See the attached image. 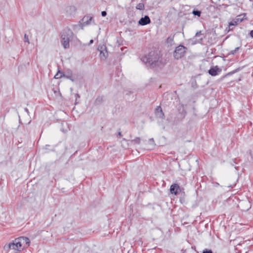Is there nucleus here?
Instances as JSON below:
<instances>
[{
  "mask_svg": "<svg viewBox=\"0 0 253 253\" xmlns=\"http://www.w3.org/2000/svg\"><path fill=\"white\" fill-rule=\"evenodd\" d=\"M141 60L148 67L151 68L156 67L162 68L165 63L162 61V57L157 51H151L148 55H146L141 58Z\"/></svg>",
  "mask_w": 253,
  "mask_h": 253,
  "instance_id": "f257e3e1",
  "label": "nucleus"
},
{
  "mask_svg": "<svg viewBox=\"0 0 253 253\" xmlns=\"http://www.w3.org/2000/svg\"><path fill=\"white\" fill-rule=\"evenodd\" d=\"M25 243L28 246L30 245V241L28 238L20 237L13 240L12 242L5 244L3 250L6 253L12 251V253H19L22 250V245Z\"/></svg>",
  "mask_w": 253,
  "mask_h": 253,
  "instance_id": "f03ea898",
  "label": "nucleus"
},
{
  "mask_svg": "<svg viewBox=\"0 0 253 253\" xmlns=\"http://www.w3.org/2000/svg\"><path fill=\"white\" fill-rule=\"evenodd\" d=\"M74 36V33L72 31L69 29H64L61 33V42L65 49L69 47V42L72 40Z\"/></svg>",
  "mask_w": 253,
  "mask_h": 253,
  "instance_id": "7ed1b4c3",
  "label": "nucleus"
},
{
  "mask_svg": "<svg viewBox=\"0 0 253 253\" xmlns=\"http://www.w3.org/2000/svg\"><path fill=\"white\" fill-rule=\"evenodd\" d=\"M186 47L183 45H179L177 46L173 52L174 59L178 60L183 57L186 52Z\"/></svg>",
  "mask_w": 253,
  "mask_h": 253,
  "instance_id": "20e7f679",
  "label": "nucleus"
},
{
  "mask_svg": "<svg viewBox=\"0 0 253 253\" xmlns=\"http://www.w3.org/2000/svg\"><path fill=\"white\" fill-rule=\"evenodd\" d=\"M245 16V14H244L243 16L242 15H238L235 19H233L231 22H229V24H228L229 30H228V31H230V30L233 29V28H231V27L237 25L239 24H240L241 22H242L244 20Z\"/></svg>",
  "mask_w": 253,
  "mask_h": 253,
  "instance_id": "39448f33",
  "label": "nucleus"
},
{
  "mask_svg": "<svg viewBox=\"0 0 253 253\" xmlns=\"http://www.w3.org/2000/svg\"><path fill=\"white\" fill-rule=\"evenodd\" d=\"M222 71L221 68L218 66H212L208 71V73L211 76H215Z\"/></svg>",
  "mask_w": 253,
  "mask_h": 253,
  "instance_id": "423d86ee",
  "label": "nucleus"
},
{
  "mask_svg": "<svg viewBox=\"0 0 253 253\" xmlns=\"http://www.w3.org/2000/svg\"><path fill=\"white\" fill-rule=\"evenodd\" d=\"M151 23V20L149 17L147 15H145L144 17H142L138 21V24L141 26H144L150 24Z\"/></svg>",
  "mask_w": 253,
  "mask_h": 253,
  "instance_id": "0eeeda50",
  "label": "nucleus"
},
{
  "mask_svg": "<svg viewBox=\"0 0 253 253\" xmlns=\"http://www.w3.org/2000/svg\"><path fill=\"white\" fill-rule=\"evenodd\" d=\"M180 191V187L177 184H173L170 186V191L171 194L177 195Z\"/></svg>",
  "mask_w": 253,
  "mask_h": 253,
  "instance_id": "6e6552de",
  "label": "nucleus"
},
{
  "mask_svg": "<svg viewBox=\"0 0 253 253\" xmlns=\"http://www.w3.org/2000/svg\"><path fill=\"white\" fill-rule=\"evenodd\" d=\"M156 116L159 118H164L165 117L164 113L161 106H158L155 109Z\"/></svg>",
  "mask_w": 253,
  "mask_h": 253,
  "instance_id": "1a4fd4ad",
  "label": "nucleus"
},
{
  "mask_svg": "<svg viewBox=\"0 0 253 253\" xmlns=\"http://www.w3.org/2000/svg\"><path fill=\"white\" fill-rule=\"evenodd\" d=\"M92 17L89 16H85L82 19L83 26H86L90 24L92 19Z\"/></svg>",
  "mask_w": 253,
  "mask_h": 253,
  "instance_id": "9d476101",
  "label": "nucleus"
},
{
  "mask_svg": "<svg viewBox=\"0 0 253 253\" xmlns=\"http://www.w3.org/2000/svg\"><path fill=\"white\" fill-rule=\"evenodd\" d=\"M100 48V49H99V47H98V49L100 50V58L102 59L105 60V59H106V58L107 57L108 53H107V51L106 52H104L103 51V48L106 49V46H101Z\"/></svg>",
  "mask_w": 253,
  "mask_h": 253,
  "instance_id": "9b49d317",
  "label": "nucleus"
},
{
  "mask_svg": "<svg viewBox=\"0 0 253 253\" xmlns=\"http://www.w3.org/2000/svg\"><path fill=\"white\" fill-rule=\"evenodd\" d=\"M201 32H198L196 33L194 39H195V41L197 42H200L203 40V37L202 36Z\"/></svg>",
  "mask_w": 253,
  "mask_h": 253,
  "instance_id": "f8f14e48",
  "label": "nucleus"
},
{
  "mask_svg": "<svg viewBox=\"0 0 253 253\" xmlns=\"http://www.w3.org/2000/svg\"><path fill=\"white\" fill-rule=\"evenodd\" d=\"M144 4L142 3H139L137 4L136 8L138 10H142L144 9Z\"/></svg>",
  "mask_w": 253,
  "mask_h": 253,
  "instance_id": "ddd939ff",
  "label": "nucleus"
},
{
  "mask_svg": "<svg viewBox=\"0 0 253 253\" xmlns=\"http://www.w3.org/2000/svg\"><path fill=\"white\" fill-rule=\"evenodd\" d=\"M63 76H65V74L63 72L58 71V72L54 76V78L59 79L63 77Z\"/></svg>",
  "mask_w": 253,
  "mask_h": 253,
  "instance_id": "4468645a",
  "label": "nucleus"
},
{
  "mask_svg": "<svg viewBox=\"0 0 253 253\" xmlns=\"http://www.w3.org/2000/svg\"><path fill=\"white\" fill-rule=\"evenodd\" d=\"M192 13L195 16L200 17L201 14V12L198 10H194L192 12Z\"/></svg>",
  "mask_w": 253,
  "mask_h": 253,
  "instance_id": "2eb2a0df",
  "label": "nucleus"
},
{
  "mask_svg": "<svg viewBox=\"0 0 253 253\" xmlns=\"http://www.w3.org/2000/svg\"><path fill=\"white\" fill-rule=\"evenodd\" d=\"M134 144H139L140 143V138L136 137L135 139L131 140Z\"/></svg>",
  "mask_w": 253,
  "mask_h": 253,
  "instance_id": "dca6fc26",
  "label": "nucleus"
},
{
  "mask_svg": "<svg viewBox=\"0 0 253 253\" xmlns=\"http://www.w3.org/2000/svg\"><path fill=\"white\" fill-rule=\"evenodd\" d=\"M173 42V37H169L167 39V43H171Z\"/></svg>",
  "mask_w": 253,
  "mask_h": 253,
  "instance_id": "f3484780",
  "label": "nucleus"
},
{
  "mask_svg": "<svg viewBox=\"0 0 253 253\" xmlns=\"http://www.w3.org/2000/svg\"><path fill=\"white\" fill-rule=\"evenodd\" d=\"M148 142H149V144L152 146V147H153L155 146L154 140L153 138L149 139Z\"/></svg>",
  "mask_w": 253,
  "mask_h": 253,
  "instance_id": "a211bd4d",
  "label": "nucleus"
},
{
  "mask_svg": "<svg viewBox=\"0 0 253 253\" xmlns=\"http://www.w3.org/2000/svg\"><path fill=\"white\" fill-rule=\"evenodd\" d=\"M242 69V68L239 67V68H237V69H236L231 71L230 72L232 74V75H233L234 74H235V73L239 72V71H240Z\"/></svg>",
  "mask_w": 253,
  "mask_h": 253,
  "instance_id": "6ab92c4d",
  "label": "nucleus"
},
{
  "mask_svg": "<svg viewBox=\"0 0 253 253\" xmlns=\"http://www.w3.org/2000/svg\"><path fill=\"white\" fill-rule=\"evenodd\" d=\"M239 48H240V47H238L235 48V49L231 50L230 54H232V55L235 54L236 53V52H237V51H238L239 49Z\"/></svg>",
  "mask_w": 253,
  "mask_h": 253,
  "instance_id": "aec40b11",
  "label": "nucleus"
},
{
  "mask_svg": "<svg viewBox=\"0 0 253 253\" xmlns=\"http://www.w3.org/2000/svg\"><path fill=\"white\" fill-rule=\"evenodd\" d=\"M202 253H213L211 250L205 249L203 251Z\"/></svg>",
  "mask_w": 253,
  "mask_h": 253,
  "instance_id": "412c9836",
  "label": "nucleus"
},
{
  "mask_svg": "<svg viewBox=\"0 0 253 253\" xmlns=\"http://www.w3.org/2000/svg\"><path fill=\"white\" fill-rule=\"evenodd\" d=\"M102 101V97H98L96 98L95 100V103H97V102L101 103Z\"/></svg>",
  "mask_w": 253,
  "mask_h": 253,
  "instance_id": "4be33fe9",
  "label": "nucleus"
},
{
  "mask_svg": "<svg viewBox=\"0 0 253 253\" xmlns=\"http://www.w3.org/2000/svg\"><path fill=\"white\" fill-rule=\"evenodd\" d=\"M24 41H25V42H27L29 43L28 37L26 34H25V35H24Z\"/></svg>",
  "mask_w": 253,
  "mask_h": 253,
  "instance_id": "5701e85b",
  "label": "nucleus"
},
{
  "mask_svg": "<svg viewBox=\"0 0 253 253\" xmlns=\"http://www.w3.org/2000/svg\"><path fill=\"white\" fill-rule=\"evenodd\" d=\"M63 77H65V78H66L67 79H69L70 80H71L72 81H73V80H72L71 79V78H72V74H70L69 75H65V76H63Z\"/></svg>",
  "mask_w": 253,
  "mask_h": 253,
  "instance_id": "b1692460",
  "label": "nucleus"
},
{
  "mask_svg": "<svg viewBox=\"0 0 253 253\" xmlns=\"http://www.w3.org/2000/svg\"><path fill=\"white\" fill-rule=\"evenodd\" d=\"M232 75V74L231 73V72H229L228 73H227L226 75H225L224 76H223V77L222 78V79H223L225 77H226L227 76H231Z\"/></svg>",
  "mask_w": 253,
  "mask_h": 253,
  "instance_id": "393cba45",
  "label": "nucleus"
},
{
  "mask_svg": "<svg viewBox=\"0 0 253 253\" xmlns=\"http://www.w3.org/2000/svg\"><path fill=\"white\" fill-rule=\"evenodd\" d=\"M107 15V12L105 11H103L101 12V15L103 17L106 16Z\"/></svg>",
  "mask_w": 253,
  "mask_h": 253,
  "instance_id": "a878e982",
  "label": "nucleus"
},
{
  "mask_svg": "<svg viewBox=\"0 0 253 253\" xmlns=\"http://www.w3.org/2000/svg\"><path fill=\"white\" fill-rule=\"evenodd\" d=\"M250 36L253 38V30L251 31L250 33Z\"/></svg>",
  "mask_w": 253,
  "mask_h": 253,
  "instance_id": "bb28decb",
  "label": "nucleus"
},
{
  "mask_svg": "<svg viewBox=\"0 0 253 253\" xmlns=\"http://www.w3.org/2000/svg\"><path fill=\"white\" fill-rule=\"evenodd\" d=\"M24 110L25 111V112H26L27 113V114L29 113V110H28V109L27 108H25L24 109Z\"/></svg>",
  "mask_w": 253,
  "mask_h": 253,
  "instance_id": "cd10ccee",
  "label": "nucleus"
},
{
  "mask_svg": "<svg viewBox=\"0 0 253 253\" xmlns=\"http://www.w3.org/2000/svg\"><path fill=\"white\" fill-rule=\"evenodd\" d=\"M93 40H91L90 41H89V45L93 43Z\"/></svg>",
  "mask_w": 253,
  "mask_h": 253,
  "instance_id": "c85d7f7f",
  "label": "nucleus"
},
{
  "mask_svg": "<svg viewBox=\"0 0 253 253\" xmlns=\"http://www.w3.org/2000/svg\"><path fill=\"white\" fill-rule=\"evenodd\" d=\"M76 99H77V98H80V96L79 94H76Z\"/></svg>",
  "mask_w": 253,
  "mask_h": 253,
  "instance_id": "c756f323",
  "label": "nucleus"
},
{
  "mask_svg": "<svg viewBox=\"0 0 253 253\" xmlns=\"http://www.w3.org/2000/svg\"><path fill=\"white\" fill-rule=\"evenodd\" d=\"M119 135H121V133L120 132H119Z\"/></svg>",
  "mask_w": 253,
  "mask_h": 253,
  "instance_id": "7c9ffc66",
  "label": "nucleus"
}]
</instances>
